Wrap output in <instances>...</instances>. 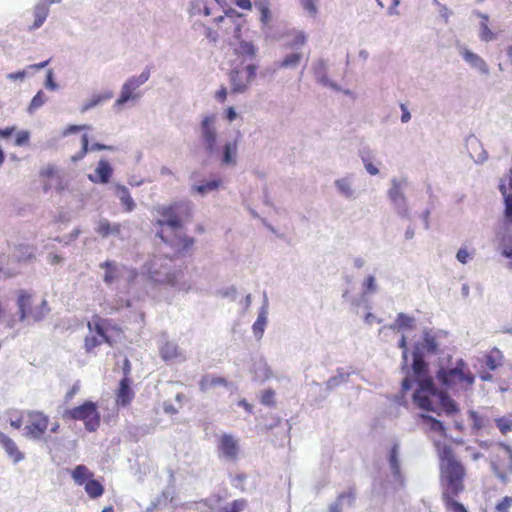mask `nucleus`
I'll list each match as a JSON object with an SVG mask.
<instances>
[{
  "label": "nucleus",
  "mask_w": 512,
  "mask_h": 512,
  "mask_svg": "<svg viewBox=\"0 0 512 512\" xmlns=\"http://www.w3.org/2000/svg\"><path fill=\"white\" fill-rule=\"evenodd\" d=\"M480 38L482 41L489 42L496 39V35L489 29L487 23H480Z\"/></svg>",
  "instance_id": "6e6d98bb"
},
{
  "label": "nucleus",
  "mask_w": 512,
  "mask_h": 512,
  "mask_svg": "<svg viewBox=\"0 0 512 512\" xmlns=\"http://www.w3.org/2000/svg\"><path fill=\"white\" fill-rule=\"evenodd\" d=\"M461 55L471 67L477 69L480 73L485 75L489 73L486 62L479 55L468 49H463Z\"/></svg>",
  "instance_id": "b1692460"
},
{
  "label": "nucleus",
  "mask_w": 512,
  "mask_h": 512,
  "mask_svg": "<svg viewBox=\"0 0 512 512\" xmlns=\"http://www.w3.org/2000/svg\"><path fill=\"white\" fill-rule=\"evenodd\" d=\"M0 445L13 464H17L25 458L24 453L19 450L15 441L2 431H0Z\"/></svg>",
  "instance_id": "f3484780"
},
{
  "label": "nucleus",
  "mask_w": 512,
  "mask_h": 512,
  "mask_svg": "<svg viewBox=\"0 0 512 512\" xmlns=\"http://www.w3.org/2000/svg\"><path fill=\"white\" fill-rule=\"evenodd\" d=\"M95 175L90 174L89 180L93 183L107 184L112 176L113 169L108 161L100 160L95 169Z\"/></svg>",
  "instance_id": "aec40b11"
},
{
  "label": "nucleus",
  "mask_w": 512,
  "mask_h": 512,
  "mask_svg": "<svg viewBox=\"0 0 512 512\" xmlns=\"http://www.w3.org/2000/svg\"><path fill=\"white\" fill-rule=\"evenodd\" d=\"M469 418L473 422V429L476 431L484 430L489 425V419L487 417L479 415L476 411L470 410L468 412Z\"/></svg>",
  "instance_id": "c03bdc74"
},
{
  "label": "nucleus",
  "mask_w": 512,
  "mask_h": 512,
  "mask_svg": "<svg viewBox=\"0 0 512 512\" xmlns=\"http://www.w3.org/2000/svg\"><path fill=\"white\" fill-rule=\"evenodd\" d=\"M113 97V92L107 91L103 94L93 95L89 100H87L83 106L81 107V112L85 113L90 109L96 107L100 103L107 101Z\"/></svg>",
  "instance_id": "4c0bfd02"
},
{
  "label": "nucleus",
  "mask_w": 512,
  "mask_h": 512,
  "mask_svg": "<svg viewBox=\"0 0 512 512\" xmlns=\"http://www.w3.org/2000/svg\"><path fill=\"white\" fill-rule=\"evenodd\" d=\"M257 65L247 64L244 67L235 66L230 70L229 81L232 94H244L256 77Z\"/></svg>",
  "instance_id": "6e6552de"
},
{
  "label": "nucleus",
  "mask_w": 512,
  "mask_h": 512,
  "mask_svg": "<svg viewBox=\"0 0 512 512\" xmlns=\"http://www.w3.org/2000/svg\"><path fill=\"white\" fill-rule=\"evenodd\" d=\"M45 87L48 90H52V91L57 90L59 87L58 84L53 79V71L52 70H48V72H47Z\"/></svg>",
  "instance_id": "680f3d73"
},
{
  "label": "nucleus",
  "mask_w": 512,
  "mask_h": 512,
  "mask_svg": "<svg viewBox=\"0 0 512 512\" xmlns=\"http://www.w3.org/2000/svg\"><path fill=\"white\" fill-rule=\"evenodd\" d=\"M81 144H82L81 150L71 157V160L73 162H77V161L83 159L84 156L88 153V151H89V139H88V135L87 134H84L82 136Z\"/></svg>",
  "instance_id": "864d4df0"
},
{
  "label": "nucleus",
  "mask_w": 512,
  "mask_h": 512,
  "mask_svg": "<svg viewBox=\"0 0 512 512\" xmlns=\"http://www.w3.org/2000/svg\"><path fill=\"white\" fill-rule=\"evenodd\" d=\"M314 1L315 0H300L303 9L312 16L316 15L317 13V7Z\"/></svg>",
  "instance_id": "bf43d9fd"
},
{
  "label": "nucleus",
  "mask_w": 512,
  "mask_h": 512,
  "mask_svg": "<svg viewBox=\"0 0 512 512\" xmlns=\"http://www.w3.org/2000/svg\"><path fill=\"white\" fill-rule=\"evenodd\" d=\"M121 224L119 223H111L107 219L102 218L97 222L95 231L102 237L107 238L109 236H114L119 239H122L121 233Z\"/></svg>",
  "instance_id": "a211bd4d"
},
{
  "label": "nucleus",
  "mask_w": 512,
  "mask_h": 512,
  "mask_svg": "<svg viewBox=\"0 0 512 512\" xmlns=\"http://www.w3.org/2000/svg\"><path fill=\"white\" fill-rule=\"evenodd\" d=\"M465 368V362L462 359H458L454 368H440L437 372V379L447 387L462 381L466 382L468 385H472L475 378L471 373H466Z\"/></svg>",
  "instance_id": "9b49d317"
},
{
  "label": "nucleus",
  "mask_w": 512,
  "mask_h": 512,
  "mask_svg": "<svg viewBox=\"0 0 512 512\" xmlns=\"http://www.w3.org/2000/svg\"><path fill=\"white\" fill-rule=\"evenodd\" d=\"M275 392L272 389L265 390L261 397V403L266 406L274 405Z\"/></svg>",
  "instance_id": "13d9d810"
},
{
  "label": "nucleus",
  "mask_w": 512,
  "mask_h": 512,
  "mask_svg": "<svg viewBox=\"0 0 512 512\" xmlns=\"http://www.w3.org/2000/svg\"><path fill=\"white\" fill-rule=\"evenodd\" d=\"M99 267L105 270L103 281L106 285H111L120 280L126 271V266L110 260L100 263Z\"/></svg>",
  "instance_id": "2eb2a0df"
},
{
  "label": "nucleus",
  "mask_w": 512,
  "mask_h": 512,
  "mask_svg": "<svg viewBox=\"0 0 512 512\" xmlns=\"http://www.w3.org/2000/svg\"><path fill=\"white\" fill-rule=\"evenodd\" d=\"M150 78V68L146 67L140 75L129 77L121 87L119 98L115 101L113 108L120 110V107L129 101H138L142 98V92L138 89Z\"/></svg>",
  "instance_id": "423d86ee"
},
{
  "label": "nucleus",
  "mask_w": 512,
  "mask_h": 512,
  "mask_svg": "<svg viewBox=\"0 0 512 512\" xmlns=\"http://www.w3.org/2000/svg\"><path fill=\"white\" fill-rule=\"evenodd\" d=\"M149 278L156 283L167 284L178 290L188 291L190 285L184 280L182 269H173L171 259L156 258L146 265Z\"/></svg>",
  "instance_id": "7ed1b4c3"
},
{
  "label": "nucleus",
  "mask_w": 512,
  "mask_h": 512,
  "mask_svg": "<svg viewBox=\"0 0 512 512\" xmlns=\"http://www.w3.org/2000/svg\"><path fill=\"white\" fill-rule=\"evenodd\" d=\"M362 160L364 162V166H365L366 171L370 175H377L379 173V169L374 164L369 162L365 157H362Z\"/></svg>",
  "instance_id": "338daca9"
},
{
  "label": "nucleus",
  "mask_w": 512,
  "mask_h": 512,
  "mask_svg": "<svg viewBox=\"0 0 512 512\" xmlns=\"http://www.w3.org/2000/svg\"><path fill=\"white\" fill-rule=\"evenodd\" d=\"M85 491L90 498L96 499L103 494L104 488L99 481L92 478L85 484Z\"/></svg>",
  "instance_id": "a19ab883"
},
{
  "label": "nucleus",
  "mask_w": 512,
  "mask_h": 512,
  "mask_svg": "<svg viewBox=\"0 0 512 512\" xmlns=\"http://www.w3.org/2000/svg\"><path fill=\"white\" fill-rule=\"evenodd\" d=\"M398 456H399V444L395 443L390 451L388 461H389L390 470L393 474L395 481H397L398 484L400 486H402L403 478L401 475L400 462H399Z\"/></svg>",
  "instance_id": "393cba45"
},
{
  "label": "nucleus",
  "mask_w": 512,
  "mask_h": 512,
  "mask_svg": "<svg viewBox=\"0 0 512 512\" xmlns=\"http://www.w3.org/2000/svg\"><path fill=\"white\" fill-rule=\"evenodd\" d=\"M349 374L345 373L342 369L338 370L337 375L332 376L326 382V389L331 391L338 387L340 384L348 381Z\"/></svg>",
  "instance_id": "37998d69"
},
{
  "label": "nucleus",
  "mask_w": 512,
  "mask_h": 512,
  "mask_svg": "<svg viewBox=\"0 0 512 512\" xmlns=\"http://www.w3.org/2000/svg\"><path fill=\"white\" fill-rule=\"evenodd\" d=\"M12 257L17 262H28L35 257V248L28 244L15 245Z\"/></svg>",
  "instance_id": "cd10ccee"
},
{
  "label": "nucleus",
  "mask_w": 512,
  "mask_h": 512,
  "mask_svg": "<svg viewBox=\"0 0 512 512\" xmlns=\"http://www.w3.org/2000/svg\"><path fill=\"white\" fill-rule=\"evenodd\" d=\"M306 42V36L303 32H297L292 42V47L303 46Z\"/></svg>",
  "instance_id": "69168bd1"
},
{
  "label": "nucleus",
  "mask_w": 512,
  "mask_h": 512,
  "mask_svg": "<svg viewBox=\"0 0 512 512\" xmlns=\"http://www.w3.org/2000/svg\"><path fill=\"white\" fill-rule=\"evenodd\" d=\"M27 424L23 428V436L38 441L42 439L48 428L49 418L40 411H27Z\"/></svg>",
  "instance_id": "9d476101"
},
{
  "label": "nucleus",
  "mask_w": 512,
  "mask_h": 512,
  "mask_svg": "<svg viewBox=\"0 0 512 512\" xmlns=\"http://www.w3.org/2000/svg\"><path fill=\"white\" fill-rule=\"evenodd\" d=\"M376 278L374 275H368L362 283L363 294H374L377 292Z\"/></svg>",
  "instance_id": "603ef678"
},
{
  "label": "nucleus",
  "mask_w": 512,
  "mask_h": 512,
  "mask_svg": "<svg viewBox=\"0 0 512 512\" xmlns=\"http://www.w3.org/2000/svg\"><path fill=\"white\" fill-rule=\"evenodd\" d=\"M493 446L503 451L504 460H506V469L508 472L512 473V446L504 442H496Z\"/></svg>",
  "instance_id": "a18cd8bd"
},
{
  "label": "nucleus",
  "mask_w": 512,
  "mask_h": 512,
  "mask_svg": "<svg viewBox=\"0 0 512 512\" xmlns=\"http://www.w3.org/2000/svg\"><path fill=\"white\" fill-rule=\"evenodd\" d=\"M29 132L28 131H21L16 135L15 144L17 146H23L25 145L29 140Z\"/></svg>",
  "instance_id": "0e129e2a"
},
{
  "label": "nucleus",
  "mask_w": 512,
  "mask_h": 512,
  "mask_svg": "<svg viewBox=\"0 0 512 512\" xmlns=\"http://www.w3.org/2000/svg\"><path fill=\"white\" fill-rule=\"evenodd\" d=\"M500 191L504 197L505 210L504 215L506 220L512 224V194L506 193L505 185H500Z\"/></svg>",
  "instance_id": "49530a36"
},
{
  "label": "nucleus",
  "mask_w": 512,
  "mask_h": 512,
  "mask_svg": "<svg viewBox=\"0 0 512 512\" xmlns=\"http://www.w3.org/2000/svg\"><path fill=\"white\" fill-rule=\"evenodd\" d=\"M495 425L502 435L508 434L512 431V415L496 418Z\"/></svg>",
  "instance_id": "09e8293b"
},
{
  "label": "nucleus",
  "mask_w": 512,
  "mask_h": 512,
  "mask_svg": "<svg viewBox=\"0 0 512 512\" xmlns=\"http://www.w3.org/2000/svg\"><path fill=\"white\" fill-rule=\"evenodd\" d=\"M314 75L318 83L323 85L324 83H328V76H327V65L324 60H319L314 65Z\"/></svg>",
  "instance_id": "79ce46f5"
},
{
  "label": "nucleus",
  "mask_w": 512,
  "mask_h": 512,
  "mask_svg": "<svg viewBox=\"0 0 512 512\" xmlns=\"http://www.w3.org/2000/svg\"><path fill=\"white\" fill-rule=\"evenodd\" d=\"M333 184L337 193L346 200L354 201L360 195V192L355 187V175L352 173L337 178Z\"/></svg>",
  "instance_id": "ddd939ff"
},
{
  "label": "nucleus",
  "mask_w": 512,
  "mask_h": 512,
  "mask_svg": "<svg viewBox=\"0 0 512 512\" xmlns=\"http://www.w3.org/2000/svg\"><path fill=\"white\" fill-rule=\"evenodd\" d=\"M470 253L468 252V250L466 248H460L458 251H457V254H456V259L462 263V264H466L469 260H470Z\"/></svg>",
  "instance_id": "e2e57ef3"
},
{
  "label": "nucleus",
  "mask_w": 512,
  "mask_h": 512,
  "mask_svg": "<svg viewBox=\"0 0 512 512\" xmlns=\"http://www.w3.org/2000/svg\"><path fill=\"white\" fill-rule=\"evenodd\" d=\"M448 333L440 329H425L422 333V341L415 349L423 354L437 355L447 338Z\"/></svg>",
  "instance_id": "f8f14e48"
},
{
  "label": "nucleus",
  "mask_w": 512,
  "mask_h": 512,
  "mask_svg": "<svg viewBox=\"0 0 512 512\" xmlns=\"http://www.w3.org/2000/svg\"><path fill=\"white\" fill-rule=\"evenodd\" d=\"M419 418L426 425L429 431L438 433L440 437L446 436V428L441 421L428 414H420Z\"/></svg>",
  "instance_id": "7c9ffc66"
},
{
  "label": "nucleus",
  "mask_w": 512,
  "mask_h": 512,
  "mask_svg": "<svg viewBox=\"0 0 512 512\" xmlns=\"http://www.w3.org/2000/svg\"><path fill=\"white\" fill-rule=\"evenodd\" d=\"M252 369H253L255 379L259 380V381H265L271 375V371H270L267 363L262 359L254 362Z\"/></svg>",
  "instance_id": "58836bf2"
},
{
  "label": "nucleus",
  "mask_w": 512,
  "mask_h": 512,
  "mask_svg": "<svg viewBox=\"0 0 512 512\" xmlns=\"http://www.w3.org/2000/svg\"><path fill=\"white\" fill-rule=\"evenodd\" d=\"M47 101V97L45 93L40 90L36 93V95L32 98L30 105L28 107V112L32 114L35 110L40 108Z\"/></svg>",
  "instance_id": "3c124183"
},
{
  "label": "nucleus",
  "mask_w": 512,
  "mask_h": 512,
  "mask_svg": "<svg viewBox=\"0 0 512 512\" xmlns=\"http://www.w3.org/2000/svg\"><path fill=\"white\" fill-rule=\"evenodd\" d=\"M71 477L77 485L81 486L93 478V473L85 465L80 464L71 471Z\"/></svg>",
  "instance_id": "2f4dec72"
},
{
  "label": "nucleus",
  "mask_w": 512,
  "mask_h": 512,
  "mask_svg": "<svg viewBox=\"0 0 512 512\" xmlns=\"http://www.w3.org/2000/svg\"><path fill=\"white\" fill-rule=\"evenodd\" d=\"M438 455L441 461L442 499L446 507L452 512H468L466 508L454 500L463 491L465 469L460 461L456 460L449 445L437 443Z\"/></svg>",
  "instance_id": "f257e3e1"
},
{
  "label": "nucleus",
  "mask_w": 512,
  "mask_h": 512,
  "mask_svg": "<svg viewBox=\"0 0 512 512\" xmlns=\"http://www.w3.org/2000/svg\"><path fill=\"white\" fill-rule=\"evenodd\" d=\"M259 10L261 12V21L267 23L270 19V10L264 4H259Z\"/></svg>",
  "instance_id": "774afa93"
},
{
  "label": "nucleus",
  "mask_w": 512,
  "mask_h": 512,
  "mask_svg": "<svg viewBox=\"0 0 512 512\" xmlns=\"http://www.w3.org/2000/svg\"><path fill=\"white\" fill-rule=\"evenodd\" d=\"M116 196L120 200L121 205L123 206L124 210L127 212H131L135 209L136 204L133 200V198L130 195V192L128 188L124 185H116Z\"/></svg>",
  "instance_id": "c85d7f7f"
},
{
  "label": "nucleus",
  "mask_w": 512,
  "mask_h": 512,
  "mask_svg": "<svg viewBox=\"0 0 512 512\" xmlns=\"http://www.w3.org/2000/svg\"><path fill=\"white\" fill-rule=\"evenodd\" d=\"M64 416L72 420L84 421L85 428L89 432L96 431L100 424V415L97 406L91 401H86L78 407L67 410Z\"/></svg>",
  "instance_id": "1a4fd4ad"
},
{
  "label": "nucleus",
  "mask_w": 512,
  "mask_h": 512,
  "mask_svg": "<svg viewBox=\"0 0 512 512\" xmlns=\"http://www.w3.org/2000/svg\"><path fill=\"white\" fill-rule=\"evenodd\" d=\"M427 364L424 360V354L419 351V349H415L413 352V363H412V371L414 376L418 381V388H420L421 382L425 380H429L426 375Z\"/></svg>",
  "instance_id": "6ab92c4d"
},
{
  "label": "nucleus",
  "mask_w": 512,
  "mask_h": 512,
  "mask_svg": "<svg viewBox=\"0 0 512 512\" xmlns=\"http://www.w3.org/2000/svg\"><path fill=\"white\" fill-rule=\"evenodd\" d=\"M220 456L228 461H236L240 452L239 440L232 434L221 435L218 444Z\"/></svg>",
  "instance_id": "4468645a"
},
{
  "label": "nucleus",
  "mask_w": 512,
  "mask_h": 512,
  "mask_svg": "<svg viewBox=\"0 0 512 512\" xmlns=\"http://www.w3.org/2000/svg\"><path fill=\"white\" fill-rule=\"evenodd\" d=\"M301 58V53H291L283 59L280 66L284 68L296 67L299 64Z\"/></svg>",
  "instance_id": "5fc2aeb1"
},
{
  "label": "nucleus",
  "mask_w": 512,
  "mask_h": 512,
  "mask_svg": "<svg viewBox=\"0 0 512 512\" xmlns=\"http://www.w3.org/2000/svg\"><path fill=\"white\" fill-rule=\"evenodd\" d=\"M24 304L25 312H29L33 307L32 295L26 290H20L17 298V307L20 308V304Z\"/></svg>",
  "instance_id": "8fccbe9b"
},
{
  "label": "nucleus",
  "mask_w": 512,
  "mask_h": 512,
  "mask_svg": "<svg viewBox=\"0 0 512 512\" xmlns=\"http://www.w3.org/2000/svg\"><path fill=\"white\" fill-rule=\"evenodd\" d=\"M414 326L415 318L401 312L397 314L395 322L389 325V328L398 331L401 329H413Z\"/></svg>",
  "instance_id": "f704fd0d"
},
{
  "label": "nucleus",
  "mask_w": 512,
  "mask_h": 512,
  "mask_svg": "<svg viewBox=\"0 0 512 512\" xmlns=\"http://www.w3.org/2000/svg\"><path fill=\"white\" fill-rule=\"evenodd\" d=\"M413 401L419 408L437 415H440L441 409H444L447 414L458 411L456 402L446 393L439 391L432 379L421 382L420 388L413 393Z\"/></svg>",
  "instance_id": "f03ea898"
},
{
  "label": "nucleus",
  "mask_w": 512,
  "mask_h": 512,
  "mask_svg": "<svg viewBox=\"0 0 512 512\" xmlns=\"http://www.w3.org/2000/svg\"><path fill=\"white\" fill-rule=\"evenodd\" d=\"M267 316H268V299L264 296V303L258 313L257 320L254 322L252 326V330L254 336L257 340H260L263 337L265 327L267 325Z\"/></svg>",
  "instance_id": "412c9836"
},
{
  "label": "nucleus",
  "mask_w": 512,
  "mask_h": 512,
  "mask_svg": "<svg viewBox=\"0 0 512 512\" xmlns=\"http://www.w3.org/2000/svg\"><path fill=\"white\" fill-rule=\"evenodd\" d=\"M236 54L242 58V63L252 61L256 58L258 49L256 46L246 40H240L239 46L235 49Z\"/></svg>",
  "instance_id": "bb28decb"
},
{
  "label": "nucleus",
  "mask_w": 512,
  "mask_h": 512,
  "mask_svg": "<svg viewBox=\"0 0 512 512\" xmlns=\"http://www.w3.org/2000/svg\"><path fill=\"white\" fill-rule=\"evenodd\" d=\"M240 136L241 134L238 132L237 137L233 141H227L223 145L220 155L222 166L232 167L237 164L238 140Z\"/></svg>",
  "instance_id": "dca6fc26"
},
{
  "label": "nucleus",
  "mask_w": 512,
  "mask_h": 512,
  "mask_svg": "<svg viewBox=\"0 0 512 512\" xmlns=\"http://www.w3.org/2000/svg\"><path fill=\"white\" fill-rule=\"evenodd\" d=\"M134 397V392L130 386V379L127 377H123L119 384V389L117 392V403L121 406L128 405Z\"/></svg>",
  "instance_id": "4be33fe9"
},
{
  "label": "nucleus",
  "mask_w": 512,
  "mask_h": 512,
  "mask_svg": "<svg viewBox=\"0 0 512 512\" xmlns=\"http://www.w3.org/2000/svg\"><path fill=\"white\" fill-rule=\"evenodd\" d=\"M247 506L245 499H237L220 507L218 512H242Z\"/></svg>",
  "instance_id": "de8ad7c7"
},
{
  "label": "nucleus",
  "mask_w": 512,
  "mask_h": 512,
  "mask_svg": "<svg viewBox=\"0 0 512 512\" xmlns=\"http://www.w3.org/2000/svg\"><path fill=\"white\" fill-rule=\"evenodd\" d=\"M57 172V168L53 164H48L40 171V176L45 178H52Z\"/></svg>",
  "instance_id": "052dcab7"
},
{
  "label": "nucleus",
  "mask_w": 512,
  "mask_h": 512,
  "mask_svg": "<svg viewBox=\"0 0 512 512\" xmlns=\"http://www.w3.org/2000/svg\"><path fill=\"white\" fill-rule=\"evenodd\" d=\"M192 203L187 200L175 202L168 206H162L158 213L163 217L158 223L161 226H167L172 231H178L182 228L183 221L191 214Z\"/></svg>",
  "instance_id": "20e7f679"
},
{
  "label": "nucleus",
  "mask_w": 512,
  "mask_h": 512,
  "mask_svg": "<svg viewBox=\"0 0 512 512\" xmlns=\"http://www.w3.org/2000/svg\"><path fill=\"white\" fill-rule=\"evenodd\" d=\"M355 494L352 490L339 494L336 501L330 504L329 512H343L345 508H349L355 501Z\"/></svg>",
  "instance_id": "5701e85b"
},
{
  "label": "nucleus",
  "mask_w": 512,
  "mask_h": 512,
  "mask_svg": "<svg viewBox=\"0 0 512 512\" xmlns=\"http://www.w3.org/2000/svg\"><path fill=\"white\" fill-rule=\"evenodd\" d=\"M97 335H89L85 338V349L87 352H91L93 348L99 346L103 342L109 343V338L104 332V329L100 325H96Z\"/></svg>",
  "instance_id": "c756f323"
},
{
  "label": "nucleus",
  "mask_w": 512,
  "mask_h": 512,
  "mask_svg": "<svg viewBox=\"0 0 512 512\" xmlns=\"http://www.w3.org/2000/svg\"><path fill=\"white\" fill-rule=\"evenodd\" d=\"M222 181L221 179H212L202 184H195L191 187V193H197L202 196L217 190Z\"/></svg>",
  "instance_id": "c9c22d12"
},
{
  "label": "nucleus",
  "mask_w": 512,
  "mask_h": 512,
  "mask_svg": "<svg viewBox=\"0 0 512 512\" xmlns=\"http://www.w3.org/2000/svg\"><path fill=\"white\" fill-rule=\"evenodd\" d=\"M51 309L48 305L46 299H42L39 305L33 306L32 309L29 310L30 319L33 322H41L43 321L47 315L50 313Z\"/></svg>",
  "instance_id": "473e14b6"
},
{
  "label": "nucleus",
  "mask_w": 512,
  "mask_h": 512,
  "mask_svg": "<svg viewBox=\"0 0 512 512\" xmlns=\"http://www.w3.org/2000/svg\"><path fill=\"white\" fill-rule=\"evenodd\" d=\"M512 505V498L505 496L499 503H497L495 510L496 512H508Z\"/></svg>",
  "instance_id": "4d7b16f0"
},
{
  "label": "nucleus",
  "mask_w": 512,
  "mask_h": 512,
  "mask_svg": "<svg viewBox=\"0 0 512 512\" xmlns=\"http://www.w3.org/2000/svg\"><path fill=\"white\" fill-rule=\"evenodd\" d=\"M49 14V8L46 7L45 2L39 0L33 8L34 22L29 26L28 31L39 29L45 22Z\"/></svg>",
  "instance_id": "a878e982"
},
{
  "label": "nucleus",
  "mask_w": 512,
  "mask_h": 512,
  "mask_svg": "<svg viewBox=\"0 0 512 512\" xmlns=\"http://www.w3.org/2000/svg\"><path fill=\"white\" fill-rule=\"evenodd\" d=\"M408 187V180L405 177H393L390 181V187L387 190V197L393 207L395 213L403 218L410 219L411 213L408 207V200L406 197V190Z\"/></svg>",
  "instance_id": "39448f33"
},
{
  "label": "nucleus",
  "mask_w": 512,
  "mask_h": 512,
  "mask_svg": "<svg viewBox=\"0 0 512 512\" xmlns=\"http://www.w3.org/2000/svg\"><path fill=\"white\" fill-rule=\"evenodd\" d=\"M160 354L163 360L170 361L182 357L178 345L173 342H166L160 349Z\"/></svg>",
  "instance_id": "e433bc0d"
},
{
  "label": "nucleus",
  "mask_w": 512,
  "mask_h": 512,
  "mask_svg": "<svg viewBox=\"0 0 512 512\" xmlns=\"http://www.w3.org/2000/svg\"><path fill=\"white\" fill-rule=\"evenodd\" d=\"M199 386L201 391L206 392L218 386H227V381L223 377L205 375L200 380Z\"/></svg>",
  "instance_id": "72a5a7b5"
},
{
  "label": "nucleus",
  "mask_w": 512,
  "mask_h": 512,
  "mask_svg": "<svg viewBox=\"0 0 512 512\" xmlns=\"http://www.w3.org/2000/svg\"><path fill=\"white\" fill-rule=\"evenodd\" d=\"M48 63H49V60H46V61H43V62H40L37 64L29 65L25 70L9 73L7 75V78L9 80H13V81H16V80L22 81L26 77L28 70L38 71L40 69L45 68L48 65Z\"/></svg>",
  "instance_id": "ea45409f"
},
{
  "label": "nucleus",
  "mask_w": 512,
  "mask_h": 512,
  "mask_svg": "<svg viewBox=\"0 0 512 512\" xmlns=\"http://www.w3.org/2000/svg\"><path fill=\"white\" fill-rule=\"evenodd\" d=\"M199 139L209 157L219 155L218 130L215 115H205L199 126Z\"/></svg>",
  "instance_id": "0eeeda50"
}]
</instances>
